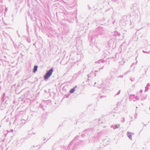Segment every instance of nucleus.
<instances>
[{
    "label": "nucleus",
    "mask_w": 150,
    "mask_h": 150,
    "mask_svg": "<svg viewBox=\"0 0 150 150\" xmlns=\"http://www.w3.org/2000/svg\"><path fill=\"white\" fill-rule=\"evenodd\" d=\"M53 71L52 69H50L46 74L44 76L45 79H47L49 78L52 74Z\"/></svg>",
    "instance_id": "f257e3e1"
},
{
    "label": "nucleus",
    "mask_w": 150,
    "mask_h": 150,
    "mask_svg": "<svg viewBox=\"0 0 150 150\" xmlns=\"http://www.w3.org/2000/svg\"><path fill=\"white\" fill-rule=\"evenodd\" d=\"M76 87V86L75 87L73 88H72V89H71L70 91V92L71 93H72L74 92L75 91V88Z\"/></svg>",
    "instance_id": "f03ea898"
},
{
    "label": "nucleus",
    "mask_w": 150,
    "mask_h": 150,
    "mask_svg": "<svg viewBox=\"0 0 150 150\" xmlns=\"http://www.w3.org/2000/svg\"><path fill=\"white\" fill-rule=\"evenodd\" d=\"M132 134L130 132H128L127 133V135L130 139H131V136Z\"/></svg>",
    "instance_id": "7ed1b4c3"
},
{
    "label": "nucleus",
    "mask_w": 150,
    "mask_h": 150,
    "mask_svg": "<svg viewBox=\"0 0 150 150\" xmlns=\"http://www.w3.org/2000/svg\"><path fill=\"white\" fill-rule=\"evenodd\" d=\"M38 67L36 66H35L34 67V68L33 69V72L34 73H35L37 70Z\"/></svg>",
    "instance_id": "20e7f679"
},
{
    "label": "nucleus",
    "mask_w": 150,
    "mask_h": 150,
    "mask_svg": "<svg viewBox=\"0 0 150 150\" xmlns=\"http://www.w3.org/2000/svg\"><path fill=\"white\" fill-rule=\"evenodd\" d=\"M120 127V125H116V128H117Z\"/></svg>",
    "instance_id": "39448f33"
}]
</instances>
